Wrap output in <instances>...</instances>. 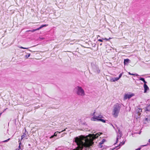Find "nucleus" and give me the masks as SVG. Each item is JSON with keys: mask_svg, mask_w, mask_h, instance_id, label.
Here are the masks:
<instances>
[{"mask_svg": "<svg viewBox=\"0 0 150 150\" xmlns=\"http://www.w3.org/2000/svg\"><path fill=\"white\" fill-rule=\"evenodd\" d=\"M133 96L134 95L132 94H126L124 96V98L125 100H126L127 98L129 99Z\"/></svg>", "mask_w": 150, "mask_h": 150, "instance_id": "nucleus-7", "label": "nucleus"}, {"mask_svg": "<svg viewBox=\"0 0 150 150\" xmlns=\"http://www.w3.org/2000/svg\"><path fill=\"white\" fill-rule=\"evenodd\" d=\"M19 48L21 49H27L28 48L24 47H19Z\"/></svg>", "mask_w": 150, "mask_h": 150, "instance_id": "nucleus-21", "label": "nucleus"}, {"mask_svg": "<svg viewBox=\"0 0 150 150\" xmlns=\"http://www.w3.org/2000/svg\"><path fill=\"white\" fill-rule=\"evenodd\" d=\"M48 25L47 24L42 25H41L40 27L36 29H33V31H35L36 30H39L40 29H41V28H42L44 27L47 26H48Z\"/></svg>", "mask_w": 150, "mask_h": 150, "instance_id": "nucleus-8", "label": "nucleus"}, {"mask_svg": "<svg viewBox=\"0 0 150 150\" xmlns=\"http://www.w3.org/2000/svg\"><path fill=\"white\" fill-rule=\"evenodd\" d=\"M125 143V142H120V144H119V145L122 146Z\"/></svg>", "mask_w": 150, "mask_h": 150, "instance_id": "nucleus-18", "label": "nucleus"}, {"mask_svg": "<svg viewBox=\"0 0 150 150\" xmlns=\"http://www.w3.org/2000/svg\"><path fill=\"white\" fill-rule=\"evenodd\" d=\"M141 132H139V133H137V132H136V133H134V134H141Z\"/></svg>", "mask_w": 150, "mask_h": 150, "instance_id": "nucleus-29", "label": "nucleus"}, {"mask_svg": "<svg viewBox=\"0 0 150 150\" xmlns=\"http://www.w3.org/2000/svg\"><path fill=\"white\" fill-rule=\"evenodd\" d=\"M101 117H102L101 116H99L96 117H93V120L94 121H96V120L100 121L103 123H105V120H103L101 118Z\"/></svg>", "mask_w": 150, "mask_h": 150, "instance_id": "nucleus-5", "label": "nucleus"}, {"mask_svg": "<svg viewBox=\"0 0 150 150\" xmlns=\"http://www.w3.org/2000/svg\"><path fill=\"white\" fill-rule=\"evenodd\" d=\"M121 107V105L118 103H116L114 105L112 110V115L114 117H117L118 116Z\"/></svg>", "mask_w": 150, "mask_h": 150, "instance_id": "nucleus-3", "label": "nucleus"}, {"mask_svg": "<svg viewBox=\"0 0 150 150\" xmlns=\"http://www.w3.org/2000/svg\"><path fill=\"white\" fill-rule=\"evenodd\" d=\"M84 139V136L81 135L74 138V142L78 145L77 147L74 149L76 150H82L84 147V143L83 142ZM74 150V149L73 150Z\"/></svg>", "mask_w": 150, "mask_h": 150, "instance_id": "nucleus-2", "label": "nucleus"}, {"mask_svg": "<svg viewBox=\"0 0 150 150\" xmlns=\"http://www.w3.org/2000/svg\"><path fill=\"white\" fill-rule=\"evenodd\" d=\"M129 59H124V65H125L126 63H128L129 62Z\"/></svg>", "mask_w": 150, "mask_h": 150, "instance_id": "nucleus-12", "label": "nucleus"}, {"mask_svg": "<svg viewBox=\"0 0 150 150\" xmlns=\"http://www.w3.org/2000/svg\"><path fill=\"white\" fill-rule=\"evenodd\" d=\"M99 147L100 148H103V147L102 145H99Z\"/></svg>", "mask_w": 150, "mask_h": 150, "instance_id": "nucleus-24", "label": "nucleus"}, {"mask_svg": "<svg viewBox=\"0 0 150 150\" xmlns=\"http://www.w3.org/2000/svg\"><path fill=\"white\" fill-rule=\"evenodd\" d=\"M58 132L59 133V134L61 132Z\"/></svg>", "mask_w": 150, "mask_h": 150, "instance_id": "nucleus-34", "label": "nucleus"}, {"mask_svg": "<svg viewBox=\"0 0 150 150\" xmlns=\"http://www.w3.org/2000/svg\"><path fill=\"white\" fill-rule=\"evenodd\" d=\"M18 142H19V146H18V148L19 149H19H19H21V142H20V139H19Z\"/></svg>", "mask_w": 150, "mask_h": 150, "instance_id": "nucleus-15", "label": "nucleus"}, {"mask_svg": "<svg viewBox=\"0 0 150 150\" xmlns=\"http://www.w3.org/2000/svg\"><path fill=\"white\" fill-rule=\"evenodd\" d=\"M15 150H19V149H16Z\"/></svg>", "mask_w": 150, "mask_h": 150, "instance_id": "nucleus-36", "label": "nucleus"}, {"mask_svg": "<svg viewBox=\"0 0 150 150\" xmlns=\"http://www.w3.org/2000/svg\"><path fill=\"white\" fill-rule=\"evenodd\" d=\"M76 93L79 95L82 96L83 95L84 91L81 87L78 86L76 88Z\"/></svg>", "mask_w": 150, "mask_h": 150, "instance_id": "nucleus-4", "label": "nucleus"}, {"mask_svg": "<svg viewBox=\"0 0 150 150\" xmlns=\"http://www.w3.org/2000/svg\"><path fill=\"white\" fill-rule=\"evenodd\" d=\"M144 93H145L146 92L147 90H149V88L146 84H144Z\"/></svg>", "mask_w": 150, "mask_h": 150, "instance_id": "nucleus-9", "label": "nucleus"}, {"mask_svg": "<svg viewBox=\"0 0 150 150\" xmlns=\"http://www.w3.org/2000/svg\"><path fill=\"white\" fill-rule=\"evenodd\" d=\"M100 135L98 133L90 134L88 136H85V150L91 149L93 143V140L98 138Z\"/></svg>", "mask_w": 150, "mask_h": 150, "instance_id": "nucleus-1", "label": "nucleus"}, {"mask_svg": "<svg viewBox=\"0 0 150 150\" xmlns=\"http://www.w3.org/2000/svg\"><path fill=\"white\" fill-rule=\"evenodd\" d=\"M141 149V148H137V149H136L135 150H140Z\"/></svg>", "mask_w": 150, "mask_h": 150, "instance_id": "nucleus-28", "label": "nucleus"}, {"mask_svg": "<svg viewBox=\"0 0 150 150\" xmlns=\"http://www.w3.org/2000/svg\"><path fill=\"white\" fill-rule=\"evenodd\" d=\"M65 129H64V130H62L61 131L63 132V131H65Z\"/></svg>", "mask_w": 150, "mask_h": 150, "instance_id": "nucleus-32", "label": "nucleus"}, {"mask_svg": "<svg viewBox=\"0 0 150 150\" xmlns=\"http://www.w3.org/2000/svg\"><path fill=\"white\" fill-rule=\"evenodd\" d=\"M147 145H144L143 146H147Z\"/></svg>", "mask_w": 150, "mask_h": 150, "instance_id": "nucleus-35", "label": "nucleus"}, {"mask_svg": "<svg viewBox=\"0 0 150 150\" xmlns=\"http://www.w3.org/2000/svg\"><path fill=\"white\" fill-rule=\"evenodd\" d=\"M128 73L129 75H132V76H138V75L137 74H132V73H130V72H128Z\"/></svg>", "mask_w": 150, "mask_h": 150, "instance_id": "nucleus-13", "label": "nucleus"}, {"mask_svg": "<svg viewBox=\"0 0 150 150\" xmlns=\"http://www.w3.org/2000/svg\"><path fill=\"white\" fill-rule=\"evenodd\" d=\"M25 132H25V133H23V134L21 136V140H22V139H23V138L24 137H26V134H25Z\"/></svg>", "mask_w": 150, "mask_h": 150, "instance_id": "nucleus-10", "label": "nucleus"}, {"mask_svg": "<svg viewBox=\"0 0 150 150\" xmlns=\"http://www.w3.org/2000/svg\"><path fill=\"white\" fill-rule=\"evenodd\" d=\"M100 45H102V43L100 44Z\"/></svg>", "mask_w": 150, "mask_h": 150, "instance_id": "nucleus-39", "label": "nucleus"}, {"mask_svg": "<svg viewBox=\"0 0 150 150\" xmlns=\"http://www.w3.org/2000/svg\"><path fill=\"white\" fill-rule=\"evenodd\" d=\"M54 136H51V138H53Z\"/></svg>", "mask_w": 150, "mask_h": 150, "instance_id": "nucleus-33", "label": "nucleus"}, {"mask_svg": "<svg viewBox=\"0 0 150 150\" xmlns=\"http://www.w3.org/2000/svg\"><path fill=\"white\" fill-rule=\"evenodd\" d=\"M117 137L116 138V142L115 144H116L118 141L119 139H120V137L122 136V132H117Z\"/></svg>", "mask_w": 150, "mask_h": 150, "instance_id": "nucleus-6", "label": "nucleus"}, {"mask_svg": "<svg viewBox=\"0 0 150 150\" xmlns=\"http://www.w3.org/2000/svg\"><path fill=\"white\" fill-rule=\"evenodd\" d=\"M106 141V140L105 139H103L99 143V145H102L103 143Z\"/></svg>", "mask_w": 150, "mask_h": 150, "instance_id": "nucleus-11", "label": "nucleus"}, {"mask_svg": "<svg viewBox=\"0 0 150 150\" xmlns=\"http://www.w3.org/2000/svg\"><path fill=\"white\" fill-rule=\"evenodd\" d=\"M139 80L143 81V82L144 83V84H146L147 83L144 80V78H140Z\"/></svg>", "mask_w": 150, "mask_h": 150, "instance_id": "nucleus-14", "label": "nucleus"}, {"mask_svg": "<svg viewBox=\"0 0 150 150\" xmlns=\"http://www.w3.org/2000/svg\"><path fill=\"white\" fill-rule=\"evenodd\" d=\"M10 139V138H8L7 139L4 141L2 142H8L9 140Z\"/></svg>", "mask_w": 150, "mask_h": 150, "instance_id": "nucleus-17", "label": "nucleus"}, {"mask_svg": "<svg viewBox=\"0 0 150 150\" xmlns=\"http://www.w3.org/2000/svg\"><path fill=\"white\" fill-rule=\"evenodd\" d=\"M111 39V38H109V39H107V38H105L103 39L104 40H108L110 39Z\"/></svg>", "mask_w": 150, "mask_h": 150, "instance_id": "nucleus-23", "label": "nucleus"}, {"mask_svg": "<svg viewBox=\"0 0 150 150\" xmlns=\"http://www.w3.org/2000/svg\"><path fill=\"white\" fill-rule=\"evenodd\" d=\"M56 132H55V133H54V136L55 135L56 136H57V134H56Z\"/></svg>", "mask_w": 150, "mask_h": 150, "instance_id": "nucleus-30", "label": "nucleus"}, {"mask_svg": "<svg viewBox=\"0 0 150 150\" xmlns=\"http://www.w3.org/2000/svg\"><path fill=\"white\" fill-rule=\"evenodd\" d=\"M123 73H121V74H120L119 77H118L119 79H120L122 76V74Z\"/></svg>", "mask_w": 150, "mask_h": 150, "instance_id": "nucleus-20", "label": "nucleus"}, {"mask_svg": "<svg viewBox=\"0 0 150 150\" xmlns=\"http://www.w3.org/2000/svg\"><path fill=\"white\" fill-rule=\"evenodd\" d=\"M132 136H133V137H134V136L133 135V134L132 133Z\"/></svg>", "mask_w": 150, "mask_h": 150, "instance_id": "nucleus-37", "label": "nucleus"}, {"mask_svg": "<svg viewBox=\"0 0 150 150\" xmlns=\"http://www.w3.org/2000/svg\"><path fill=\"white\" fill-rule=\"evenodd\" d=\"M30 56V54H28V55H25V57L26 58H28Z\"/></svg>", "mask_w": 150, "mask_h": 150, "instance_id": "nucleus-19", "label": "nucleus"}, {"mask_svg": "<svg viewBox=\"0 0 150 150\" xmlns=\"http://www.w3.org/2000/svg\"><path fill=\"white\" fill-rule=\"evenodd\" d=\"M33 30H27L26 32H34V31H33Z\"/></svg>", "mask_w": 150, "mask_h": 150, "instance_id": "nucleus-22", "label": "nucleus"}, {"mask_svg": "<svg viewBox=\"0 0 150 150\" xmlns=\"http://www.w3.org/2000/svg\"><path fill=\"white\" fill-rule=\"evenodd\" d=\"M85 47L88 48V47L86 46H85Z\"/></svg>", "mask_w": 150, "mask_h": 150, "instance_id": "nucleus-38", "label": "nucleus"}, {"mask_svg": "<svg viewBox=\"0 0 150 150\" xmlns=\"http://www.w3.org/2000/svg\"><path fill=\"white\" fill-rule=\"evenodd\" d=\"M144 120L145 121H148V118L146 117H145L144 118Z\"/></svg>", "mask_w": 150, "mask_h": 150, "instance_id": "nucleus-26", "label": "nucleus"}, {"mask_svg": "<svg viewBox=\"0 0 150 150\" xmlns=\"http://www.w3.org/2000/svg\"><path fill=\"white\" fill-rule=\"evenodd\" d=\"M119 79V78L118 77H115V78H114V79L113 80V81H117Z\"/></svg>", "mask_w": 150, "mask_h": 150, "instance_id": "nucleus-16", "label": "nucleus"}, {"mask_svg": "<svg viewBox=\"0 0 150 150\" xmlns=\"http://www.w3.org/2000/svg\"><path fill=\"white\" fill-rule=\"evenodd\" d=\"M139 111L142 112V110L141 108H138Z\"/></svg>", "mask_w": 150, "mask_h": 150, "instance_id": "nucleus-25", "label": "nucleus"}, {"mask_svg": "<svg viewBox=\"0 0 150 150\" xmlns=\"http://www.w3.org/2000/svg\"><path fill=\"white\" fill-rule=\"evenodd\" d=\"M148 142L150 144V139L148 140Z\"/></svg>", "mask_w": 150, "mask_h": 150, "instance_id": "nucleus-31", "label": "nucleus"}, {"mask_svg": "<svg viewBox=\"0 0 150 150\" xmlns=\"http://www.w3.org/2000/svg\"><path fill=\"white\" fill-rule=\"evenodd\" d=\"M98 41H100V42H102L103 41V40L101 39H98Z\"/></svg>", "mask_w": 150, "mask_h": 150, "instance_id": "nucleus-27", "label": "nucleus"}]
</instances>
